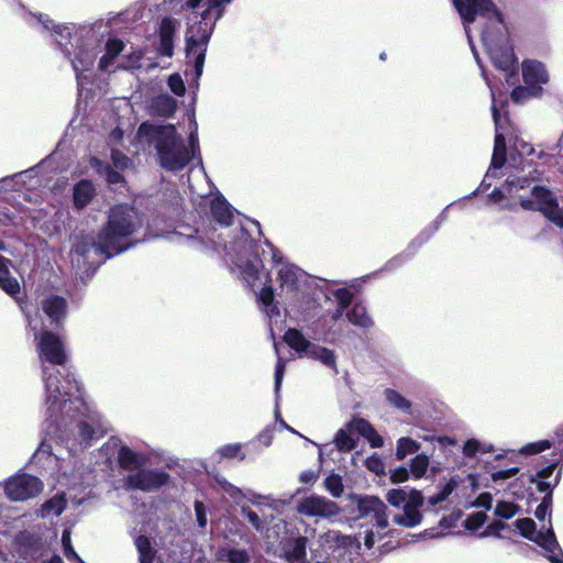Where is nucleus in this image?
Returning a JSON list of instances; mask_svg holds the SVG:
<instances>
[{"label": "nucleus", "instance_id": "obj_63", "mask_svg": "<svg viewBox=\"0 0 563 563\" xmlns=\"http://www.w3.org/2000/svg\"><path fill=\"white\" fill-rule=\"evenodd\" d=\"M409 478V471L405 466L395 468L390 474V481L395 484L404 483Z\"/></svg>", "mask_w": 563, "mask_h": 563}, {"label": "nucleus", "instance_id": "obj_9", "mask_svg": "<svg viewBox=\"0 0 563 563\" xmlns=\"http://www.w3.org/2000/svg\"><path fill=\"white\" fill-rule=\"evenodd\" d=\"M531 196L537 199V211L556 227L563 228V208L559 207L554 192L544 186L536 185L531 189Z\"/></svg>", "mask_w": 563, "mask_h": 563}, {"label": "nucleus", "instance_id": "obj_44", "mask_svg": "<svg viewBox=\"0 0 563 563\" xmlns=\"http://www.w3.org/2000/svg\"><path fill=\"white\" fill-rule=\"evenodd\" d=\"M407 499V493L402 488H394L387 492L386 494V500L393 507H400L406 504Z\"/></svg>", "mask_w": 563, "mask_h": 563}, {"label": "nucleus", "instance_id": "obj_49", "mask_svg": "<svg viewBox=\"0 0 563 563\" xmlns=\"http://www.w3.org/2000/svg\"><path fill=\"white\" fill-rule=\"evenodd\" d=\"M278 280L282 286L295 287L297 284V274L291 267H283L278 272Z\"/></svg>", "mask_w": 563, "mask_h": 563}, {"label": "nucleus", "instance_id": "obj_38", "mask_svg": "<svg viewBox=\"0 0 563 563\" xmlns=\"http://www.w3.org/2000/svg\"><path fill=\"white\" fill-rule=\"evenodd\" d=\"M515 525L523 538H526L530 541L533 539V537L537 532L536 531L537 527H536V522L531 518L526 517V518L517 519Z\"/></svg>", "mask_w": 563, "mask_h": 563}, {"label": "nucleus", "instance_id": "obj_17", "mask_svg": "<svg viewBox=\"0 0 563 563\" xmlns=\"http://www.w3.org/2000/svg\"><path fill=\"white\" fill-rule=\"evenodd\" d=\"M96 186L89 179H81L73 188V206L76 210L85 209L96 197Z\"/></svg>", "mask_w": 563, "mask_h": 563}, {"label": "nucleus", "instance_id": "obj_15", "mask_svg": "<svg viewBox=\"0 0 563 563\" xmlns=\"http://www.w3.org/2000/svg\"><path fill=\"white\" fill-rule=\"evenodd\" d=\"M175 32L176 21L169 16L163 18L158 31L159 46L157 48L161 56L172 57L174 55Z\"/></svg>", "mask_w": 563, "mask_h": 563}, {"label": "nucleus", "instance_id": "obj_35", "mask_svg": "<svg viewBox=\"0 0 563 563\" xmlns=\"http://www.w3.org/2000/svg\"><path fill=\"white\" fill-rule=\"evenodd\" d=\"M91 249H93L96 253L104 255V253L101 252L97 245V239H93L91 236L82 238L74 245L75 253L84 257L87 256Z\"/></svg>", "mask_w": 563, "mask_h": 563}, {"label": "nucleus", "instance_id": "obj_24", "mask_svg": "<svg viewBox=\"0 0 563 563\" xmlns=\"http://www.w3.org/2000/svg\"><path fill=\"white\" fill-rule=\"evenodd\" d=\"M306 355L312 360L320 361L330 368L336 369V355L334 351L328 347L312 343Z\"/></svg>", "mask_w": 563, "mask_h": 563}, {"label": "nucleus", "instance_id": "obj_43", "mask_svg": "<svg viewBox=\"0 0 563 563\" xmlns=\"http://www.w3.org/2000/svg\"><path fill=\"white\" fill-rule=\"evenodd\" d=\"M487 519V516L483 511H477L467 516L464 521V527L468 531H476L481 528Z\"/></svg>", "mask_w": 563, "mask_h": 563}, {"label": "nucleus", "instance_id": "obj_34", "mask_svg": "<svg viewBox=\"0 0 563 563\" xmlns=\"http://www.w3.org/2000/svg\"><path fill=\"white\" fill-rule=\"evenodd\" d=\"M324 487L333 497H340L344 489L342 477L336 473H331L324 479Z\"/></svg>", "mask_w": 563, "mask_h": 563}, {"label": "nucleus", "instance_id": "obj_32", "mask_svg": "<svg viewBox=\"0 0 563 563\" xmlns=\"http://www.w3.org/2000/svg\"><path fill=\"white\" fill-rule=\"evenodd\" d=\"M420 444L408 437H402L397 441L396 457L397 460H404L407 455L418 452Z\"/></svg>", "mask_w": 563, "mask_h": 563}, {"label": "nucleus", "instance_id": "obj_26", "mask_svg": "<svg viewBox=\"0 0 563 563\" xmlns=\"http://www.w3.org/2000/svg\"><path fill=\"white\" fill-rule=\"evenodd\" d=\"M531 541L536 542L539 547H541L545 551L552 553L551 555H555L554 551L556 549H559L560 553L562 552V550L559 547L555 533L551 527L545 532H543V531L536 532V534Z\"/></svg>", "mask_w": 563, "mask_h": 563}, {"label": "nucleus", "instance_id": "obj_14", "mask_svg": "<svg viewBox=\"0 0 563 563\" xmlns=\"http://www.w3.org/2000/svg\"><path fill=\"white\" fill-rule=\"evenodd\" d=\"M522 78L525 84L536 90V95L542 92L541 85L549 80L544 65L537 60L525 62L522 66Z\"/></svg>", "mask_w": 563, "mask_h": 563}, {"label": "nucleus", "instance_id": "obj_19", "mask_svg": "<svg viewBox=\"0 0 563 563\" xmlns=\"http://www.w3.org/2000/svg\"><path fill=\"white\" fill-rule=\"evenodd\" d=\"M117 461L121 470H139L147 462L144 455L133 451L128 445L120 446Z\"/></svg>", "mask_w": 563, "mask_h": 563}, {"label": "nucleus", "instance_id": "obj_40", "mask_svg": "<svg viewBox=\"0 0 563 563\" xmlns=\"http://www.w3.org/2000/svg\"><path fill=\"white\" fill-rule=\"evenodd\" d=\"M219 453L225 459H239L243 461L245 454L242 452V445L240 443H230L221 446Z\"/></svg>", "mask_w": 563, "mask_h": 563}, {"label": "nucleus", "instance_id": "obj_11", "mask_svg": "<svg viewBox=\"0 0 563 563\" xmlns=\"http://www.w3.org/2000/svg\"><path fill=\"white\" fill-rule=\"evenodd\" d=\"M554 459L551 462L537 471L536 474L529 477L530 484H536L538 492L544 493V496L548 494L551 495V499H553V489L556 487L561 481L562 476V467L558 471L553 482H549L548 478L552 476L554 470L563 464V453L553 452L552 454Z\"/></svg>", "mask_w": 563, "mask_h": 563}, {"label": "nucleus", "instance_id": "obj_7", "mask_svg": "<svg viewBox=\"0 0 563 563\" xmlns=\"http://www.w3.org/2000/svg\"><path fill=\"white\" fill-rule=\"evenodd\" d=\"M36 350L40 360L44 363L63 366L68 360L64 341L57 333L51 330L41 331L37 338Z\"/></svg>", "mask_w": 563, "mask_h": 563}, {"label": "nucleus", "instance_id": "obj_31", "mask_svg": "<svg viewBox=\"0 0 563 563\" xmlns=\"http://www.w3.org/2000/svg\"><path fill=\"white\" fill-rule=\"evenodd\" d=\"M307 539L299 537L295 540L291 549L286 552V559L290 563H301L306 560Z\"/></svg>", "mask_w": 563, "mask_h": 563}, {"label": "nucleus", "instance_id": "obj_4", "mask_svg": "<svg viewBox=\"0 0 563 563\" xmlns=\"http://www.w3.org/2000/svg\"><path fill=\"white\" fill-rule=\"evenodd\" d=\"M464 23L475 22L477 16L485 20L504 23V14L493 0H452Z\"/></svg>", "mask_w": 563, "mask_h": 563}, {"label": "nucleus", "instance_id": "obj_10", "mask_svg": "<svg viewBox=\"0 0 563 563\" xmlns=\"http://www.w3.org/2000/svg\"><path fill=\"white\" fill-rule=\"evenodd\" d=\"M44 375V384L45 389L48 394L47 396V402L49 405V410L55 407L58 402L63 401L66 402L70 400V397L74 395V393L78 394V398H82V386L79 382L76 379H67L68 387L60 386V382L57 376L55 375H47L46 376V369H43Z\"/></svg>", "mask_w": 563, "mask_h": 563}, {"label": "nucleus", "instance_id": "obj_1", "mask_svg": "<svg viewBox=\"0 0 563 563\" xmlns=\"http://www.w3.org/2000/svg\"><path fill=\"white\" fill-rule=\"evenodd\" d=\"M139 134L154 146L158 163L165 170L180 172L192 161L189 148L174 124L143 122L139 126Z\"/></svg>", "mask_w": 563, "mask_h": 563}, {"label": "nucleus", "instance_id": "obj_37", "mask_svg": "<svg viewBox=\"0 0 563 563\" xmlns=\"http://www.w3.org/2000/svg\"><path fill=\"white\" fill-rule=\"evenodd\" d=\"M334 442L336 449L341 452H350L356 445V441L343 429L336 432Z\"/></svg>", "mask_w": 563, "mask_h": 563}, {"label": "nucleus", "instance_id": "obj_42", "mask_svg": "<svg viewBox=\"0 0 563 563\" xmlns=\"http://www.w3.org/2000/svg\"><path fill=\"white\" fill-rule=\"evenodd\" d=\"M62 544L64 550V555L67 558L68 561L76 563L80 561V556L77 554L75 549L71 545L70 541V533L69 531L65 530L62 534Z\"/></svg>", "mask_w": 563, "mask_h": 563}, {"label": "nucleus", "instance_id": "obj_5", "mask_svg": "<svg viewBox=\"0 0 563 563\" xmlns=\"http://www.w3.org/2000/svg\"><path fill=\"white\" fill-rule=\"evenodd\" d=\"M169 481L170 475L164 470L141 467L124 477L123 487L126 490L153 492L167 485Z\"/></svg>", "mask_w": 563, "mask_h": 563}, {"label": "nucleus", "instance_id": "obj_62", "mask_svg": "<svg viewBox=\"0 0 563 563\" xmlns=\"http://www.w3.org/2000/svg\"><path fill=\"white\" fill-rule=\"evenodd\" d=\"M461 516H462L461 511L452 512L448 516H444L439 521V527H441L442 529H452L456 526V522L461 518Z\"/></svg>", "mask_w": 563, "mask_h": 563}, {"label": "nucleus", "instance_id": "obj_12", "mask_svg": "<svg viewBox=\"0 0 563 563\" xmlns=\"http://www.w3.org/2000/svg\"><path fill=\"white\" fill-rule=\"evenodd\" d=\"M298 511L309 517L331 518L340 514V508L336 503L325 497L313 495L303 498L299 503Z\"/></svg>", "mask_w": 563, "mask_h": 563}, {"label": "nucleus", "instance_id": "obj_36", "mask_svg": "<svg viewBox=\"0 0 563 563\" xmlns=\"http://www.w3.org/2000/svg\"><path fill=\"white\" fill-rule=\"evenodd\" d=\"M429 466V459L426 454H418L410 462V472L415 478H421L426 475Z\"/></svg>", "mask_w": 563, "mask_h": 563}, {"label": "nucleus", "instance_id": "obj_6", "mask_svg": "<svg viewBox=\"0 0 563 563\" xmlns=\"http://www.w3.org/2000/svg\"><path fill=\"white\" fill-rule=\"evenodd\" d=\"M350 500L355 506V509L352 511L355 514V518L363 519L373 516L379 529L388 527L387 506L379 497L351 494Z\"/></svg>", "mask_w": 563, "mask_h": 563}, {"label": "nucleus", "instance_id": "obj_18", "mask_svg": "<svg viewBox=\"0 0 563 563\" xmlns=\"http://www.w3.org/2000/svg\"><path fill=\"white\" fill-rule=\"evenodd\" d=\"M12 261L0 255V288L11 297L20 294L21 287L19 280L10 273Z\"/></svg>", "mask_w": 563, "mask_h": 563}, {"label": "nucleus", "instance_id": "obj_51", "mask_svg": "<svg viewBox=\"0 0 563 563\" xmlns=\"http://www.w3.org/2000/svg\"><path fill=\"white\" fill-rule=\"evenodd\" d=\"M533 95L537 96L534 89H531L530 87L527 88L523 86H517L512 89L510 97L514 102L520 103Z\"/></svg>", "mask_w": 563, "mask_h": 563}, {"label": "nucleus", "instance_id": "obj_20", "mask_svg": "<svg viewBox=\"0 0 563 563\" xmlns=\"http://www.w3.org/2000/svg\"><path fill=\"white\" fill-rule=\"evenodd\" d=\"M402 507L404 514L394 516V523L405 528H415L419 526L423 519V515L420 511V508L412 507L407 504H405Z\"/></svg>", "mask_w": 563, "mask_h": 563}, {"label": "nucleus", "instance_id": "obj_48", "mask_svg": "<svg viewBox=\"0 0 563 563\" xmlns=\"http://www.w3.org/2000/svg\"><path fill=\"white\" fill-rule=\"evenodd\" d=\"M124 43L118 37L109 38L106 43V52L109 57L115 59L123 51Z\"/></svg>", "mask_w": 563, "mask_h": 563}, {"label": "nucleus", "instance_id": "obj_33", "mask_svg": "<svg viewBox=\"0 0 563 563\" xmlns=\"http://www.w3.org/2000/svg\"><path fill=\"white\" fill-rule=\"evenodd\" d=\"M385 397L391 406L399 410L408 411L411 408V402L395 389L387 388Z\"/></svg>", "mask_w": 563, "mask_h": 563}, {"label": "nucleus", "instance_id": "obj_41", "mask_svg": "<svg viewBox=\"0 0 563 563\" xmlns=\"http://www.w3.org/2000/svg\"><path fill=\"white\" fill-rule=\"evenodd\" d=\"M553 443L549 440H541L523 445L520 452L525 455H533L551 449Z\"/></svg>", "mask_w": 563, "mask_h": 563}, {"label": "nucleus", "instance_id": "obj_58", "mask_svg": "<svg viewBox=\"0 0 563 563\" xmlns=\"http://www.w3.org/2000/svg\"><path fill=\"white\" fill-rule=\"evenodd\" d=\"M519 472H520V468L517 467V466L509 467V468H506V470H499V471H496V472L492 473V479L494 482H499V481L508 479V478L514 477L517 474H519Z\"/></svg>", "mask_w": 563, "mask_h": 563}, {"label": "nucleus", "instance_id": "obj_8", "mask_svg": "<svg viewBox=\"0 0 563 563\" xmlns=\"http://www.w3.org/2000/svg\"><path fill=\"white\" fill-rule=\"evenodd\" d=\"M43 490L42 481L26 473L10 477L4 484V493L12 501H23L34 498Z\"/></svg>", "mask_w": 563, "mask_h": 563}, {"label": "nucleus", "instance_id": "obj_45", "mask_svg": "<svg viewBox=\"0 0 563 563\" xmlns=\"http://www.w3.org/2000/svg\"><path fill=\"white\" fill-rule=\"evenodd\" d=\"M100 173L104 176L109 185L126 184L124 176L112 168L109 164H106Z\"/></svg>", "mask_w": 563, "mask_h": 563}, {"label": "nucleus", "instance_id": "obj_54", "mask_svg": "<svg viewBox=\"0 0 563 563\" xmlns=\"http://www.w3.org/2000/svg\"><path fill=\"white\" fill-rule=\"evenodd\" d=\"M229 563H249L250 555L246 550L230 549L227 554Z\"/></svg>", "mask_w": 563, "mask_h": 563}, {"label": "nucleus", "instance_id": "obj_23", "mask_svg": "<svg viewBox=\"0 0 563 563\" xmlns=\"http://www.w3.org/2000/svg\"><path fill=\"white\" fill-rule=\"evenodd\" d=\"M489 55L495 67L505 71L510 70L516 63L514 53L506 47L492 48Z\"/></svg>", "mask_w": 563, "mask_h": 563}, {"label": "nucleus", "instance_id": "obj_50", "mask_svg": "<svg viewBox=\"0 0 563 563\" xmlns=\"http://www.w3.org/2000/svg\"><path fill=\"white\" fill-rule=\"evenodd\" d=\"M77 428L81 441L86 444H90L95 437L93 427L89 422L81 420L78 422Z\"/></svg>", "mask_w": 563, "mask_h": 563}, {"label": "nucleus", "instance_id": "obj_39", "mask_svg": "<svg viewBox=\"0 0 563 563\" xmlns=\"http://www.w3.org/2000/svg\"><path fill=\"white\" fill-rule=\"evenodd\" d=\"M519 510V506L515 503L510 501H498L495 508V516L501 519H510L512 518L517 511Z\"/></svg>", "mask_w": 563, "mask_h": 563}, {"label": "nucleus", "instance_id": "obj_29", "mask_svg": "<svg viewBox=\"0 0 563 563\" xmlns=\"http://www.w3.org/2000/svg\"><path fill=\"white\" fill-rule=\"evenodd\" d=\"M95 57L88 51L79 49L75 53L71 60L73 68L76 73L90 70L93 66Z\"/></svg>", "mask_w": 563, "mask_h": 563}, {"label": "nucleus", "instance_id": "obj_59", "mask_svg": "<svg viewBox=\"0 0 563 563\" xmlns=\"http://www.w3.org/2000/svg\"><path fill=\"white\" fill-rule=\"evenodd\" d=\"M505 528L506 523H504L503 521H493L486 527V530L483 533H481L479 537L484 538L487 536H495L497 538H501L500 531L504 530Z\"/></svg>", "mask_w": 563, "mask_h": 563}, {"label": "nucleus", "instance_id": "obj_25", "mask_svg": "<svg viewBox=\"0 0 563 563\" xmlns=\"http://www.w3.org/2000/svg\"><path fill=\"white\" fill-rule=\"evenodd\" d=\"M346 318L352 324L361 328H369L373 325V320L367 314V310L362 302H355L346 312Z\"/></svg>", "mask_w": 563, "mask_h": 563}, {"label": "nucleus", "instance_id": "obj_21", "mask_svg": "<svg viewBox=\"0 0 563 563\" xmlns=\"http://www.w3.org/2000/svg\"><path fill=\"white\" fill-rule=\"evenodd\" d=\"M284 342L297 353H306L311 346V342L305 338L300 330L289 328L283 335Z\"/></svg>", "mask_w": 563, "mask_h": 563}, {"label": "nucleus", "instance_id": "obj_46", "mask_svg": "<svg viewBox=\"0 0 563 563\" xmlns=\"http://www.w3.org/2000/svg\"><path fill=\"white\" fill-rule=\"evenodd\" d=\"M334 297L341 310H346L353 302L354 294L347 288H339L335 290Z\"/></svg>", "mask_w": 563, "mask_h": 563}, {"label": "nucleus", "instance_id": "obj_47", "mask_svg": "<svg viewBox=\"0 0 563 563\" xmlns=\"http://www.w3.org/2000/svg\"><path fill=\"white\" fill-rule=\"evenodd\" d=\"M168 87L173 93L183 97L186 92L185 82L178 73L172 74L167 80Z\"/></svg>", "mask_w": 563, "mask_h": 563}, {"label": "nucleus", "instance_id": "obj_3", "mask_svg": "<svg viewBox=\"0 0 563 563\" xmlns=\"http://www.w3.org/2000/svg\"><path fill=\"white\" fill-rule=\"evenodd\" d=\"M232 0H208L207 8L201 12V20L190 25L186 34V55L190 57L196 54L194 68L197 77H200L203 70L207 45L211 36L212 29L209 22L212 18L218 20L223 12V4Z\"/></svg>", "mask_w": 563, "mask_h": 563}, {"label": "nucleus", "instance_id": "obj_2", "mask_svg": "<svg viewBox=\"0 0 563 563\" xmlns=\"http://www.w3.org/2000/svg\"><path fill=\"white\" fill-rule=\"evenodd\" d=\"M142 225V217L135 208L115 205L110 209L108 220L97 235V245L108 258L118 255L132 245L125 240Z\"/></svg>", "mask_w": 563, "mask_h": 563}, {"label": "nucleus", "instance_id": "obj_61", "mask_svg": "<svg viewBox=\"0 0 563 563\" xmlns=\"http://www.w3.org/2000/svg\"><path fill=\"white\" fill-rule=\"evenodd\" d=\"M195 123V130H192L189 134V137H188V145H186L191 155H192V159L195 158L196 154L200 153V148H199V140H198V133H197V123Z\"/></svg>", "mask_w": 563, "mask_h": 563}, {"label": "nucleus", "instance_id": "obj_27", "mask_svg": "<svg viewBox=\"0 0 563 563\" xmlns=\"http://www.w3.org/2000/svg\"><path fill=\"white\" fill-rule=\"evenodd\" d=\"M506 139L503 134L497 133L494 142V151L492 155L490 167L494 169L501 168L507 161Z\"/></svg>", "mask_w": 563, "mask_h": 563}, {"label": "nucleus", "instance_id": "obj_30", "mask_svg": "<svg viewBox=\"0 0 563 563\" xmlns=\"http://www.w3.org/2000/svg\"><path fill=\"white\" fill-rule=\"evenodd\" d=\"M66 505H67V503L65 499V495L64 494L56 495V496L49 498L48 500H46L42 505V512L44 516H47L51 514H53L55 516H59L65 510Z\"/></svg>", "mask_w": 563, "mask_h": 563}, {"label": "nucleus", "instance_id": "obj_22", "mask_svg": "<svg viewBox=\"0 0 563 563\" xmlns=\"http://www.w3.org/2000/svg\"><path fill=\"white\" fill-rule=\"evenodd\" d=\"M151 107L156 114L170 118L177 109V102L169 95L163 93L153 98Z\"/></svg>", "mask_w": 563, "mask_h": 563}, {"label": "nucleus", "instance_id": "obj_57", "mask_svg": "<svg viewBox=\"0 0 563 563\" xmlns=\"http://www.w3.org/2000/svg\"><path fill=\"white\" fill-rule=\"evenodd\" d=\"M482 451V443L476 439H468L463 445V454L467 457H474Z\"/></svg>", "mask_w": 563, "mask_h": 563}, {"label": "nucleus", "instance_id": "obj_56", "mask_svg": "<svg viewBox=\"0 0 563 563\" xmlns=\"http://www.w3.org/2000/svg\"><path fill=\"white\" fill-rule=\"evenodd\" d=\"M111 159L114 167L121 170L125 169L131 163V159L118 150H113L111 152Z\"/></svg>", "mask_w": 563, "mask_h": 563}, {"label": "nucleus", "instance_id": "obj_55", "mask_svg": "<svg viewBox=\"0 0 563 563\" xmlns=\"http://www.w3.org/2000/svg\"><path fill=\"white\" fill-rule=\"evenodd\" d=\"M144 57V52L142 49H134L131 53L126 54L124 58L128 62V65L124 66L125 69L129 68H140L141 60Z\"/></svg>", "mask_w": 563, "mask_h": 563}, {"label": "nucleus", "instance_id": "obj_53", "mask_svg": "<svg viewBox=\"0 0 563 563\" xmlns=\"http://www.w3.org/2000/svg\"><path fill=\"white\" fill-rule=\"evenodd\" d=\"M553 499H551V495L548 494V496H544L540 503V505L537 507L534 511V516L538 520L543 521L548 514L551 511Z\"/></svg>", "mask_w": 563, "mask_h": 563}, {"label": "nucleus", "instance_id": "obj_28", "mask_svg": "<svg viewBox=\"0 0 563 563\" xmlns=\"http://www.w3.org/2000/svg\"><path fill=\"white\" fill-rule=\"evenodd\" d=\"M258 301L265 307V312L269 318L278 317L280 314L278 306L274 302V289L269 286H264L257 295Z\"/></svg>", "mask_w": 563, "mask_h": 563}, {"label": "nucleus", "instance_id": "obj_60", "mask_svg": "<svg viewBox=\"0 0 563 563\" xmlns=\"http://www.w3.org/2000/svg\"><path fill=\"white\" fill-rule=\"evenodd\" d=\"M406 504L412 507L421 508L424 504V497L420 490L411 489L407 494Z\"/></svg>", "mask_w": 563, "mask_h": 563}, {"label": "nucleus", "instance_id": "obj_13", "mask_svg": "<svg viewBox=\"0 0 563 563\" xmlns=\"http://www.w3.org/2000/svg\"><path fill=\"white\" fill-rule=\"evenodd\" d=\"M41 307L54 328L62 329L68 312L67 300L59 295H51L42 300Z\"/></svg>", "mask_w": 563, "mask_h": 563}, {"label": "nucleus", "instance_id": "obj_16", "mask_svg": "<svg viewBox=\"0 0 563 563\" xmlns=\"http://www.w3.org/2000/svg\"><path fill=\"white\" fill-rule=\"evenodd\" d=\"M211 218L222 227H230L233 222V209L228 200L219 195L210 200Z\"/></svg>", "mask_w": 563, "mask_h": 563}, {"label": "nucleus", "instance_id": "obj_52", "mask_svg": "<svg viewBox=\"0 0 563 563\" xmlns=\"http://www.w3.org/2000/svg\"><path fill=\"white\" fill-rule=\"evenodd\" d=\"M353 426L355 430L366 439H368L371 434L375 433V428L373 424L364 418L355 419L353 421Z\"/></svg>", "mask_w": 563, "mask_h": 563}, {"label": "nucleus", "instance_id": "obj_64", "mask_svg": "<svg viewBox=\"0 0 563 563\" xmlns=\"http://www.w3.org/2000/svg\"><path fill=\"white\" fill-rule=\"evenodd\" d=\"M284 374H285V362L280 358H278V361L276 363V367H275V375H274L276 393H278L280 389Z\"/></svg>", "mask_w": 563, "mask_h": 563}]
</instances>
